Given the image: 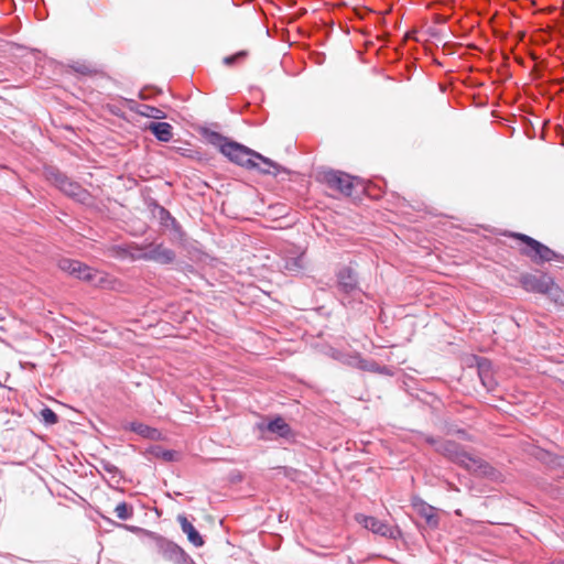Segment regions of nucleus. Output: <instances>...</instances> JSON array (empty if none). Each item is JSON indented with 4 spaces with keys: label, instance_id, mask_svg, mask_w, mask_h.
I'll use <instances>...</instances> for the list:
<instances>
[{
    "label": "nucleus",
    "instance_id": "obj_3",
    "mask_svg": "<svg viewBox=\"0 0 564 564\" xmlns=\"http://www.w3.org/2000/svg\"><path fill=\"white\" fill-rule=\"evenodd\" d=\"M510 237L521 241L524 245L520 249V252L529 257L534 263L550 262L553 260H560L562 258L554 250L531 238L530 236L512 232L510 234Z\"/></svg>",
    "mask_w": 564,
    "mask_h": 564
},
{
    "label": "nucleus",
    "instance_id": "obj_15",
    "mask_svg": "<svg viewBox=\"0 0 564 564\" xmlns=\"http://www.w3.org/2000/svg\"><path fill=\"white\" fill-rule=\"evenodd\" d=\"M131 431L149 440H160L162 434L159 430L143 423H132Z\"/></svg>",
    "mask_w": 564,
    "mask_h": 564
},
{
    "label": "nucleus",
    "instance_id": "obj_16",
    "mask_svg": "<svg viewBox=\"0 0 564 564\" xmlns=\"http://www.w3.org/2000/svg\"><path fill=\"white\" fill-rule=\"evenodd\" d=\"M267 430L282 437L291 435L292 432L290 425L281 416H278L273 421L269 422Z\"/></svg>",
    "mask_w": 564,
    "mask_h": 564
},
{
    "label": "nucleus",
    "instance_id": "obj_14",
    "mask_svg": "<svg viewBox=\"0 0 564 564\" xmlns=\"http://www.w3.org/2000/svg\"><path fill=\"white\" fill-rule=\"evenodd\" d=\"M89 283L102 289H115L117 280L113 276L109 275L108 273L93 269Z\"/></svg>",
    "mask_w": 564,
    "mask_h": 564
},
{
    "label": "nucleus",
    "instance_id": "obj_21",
    "mask_svg": "<svg viewBox=\"0 0 564 564\" xmlns=\"http://www.w3.org/2000/svg\"><path fill=\"white\" fill-rule=\"evenodd\" d=\"M91 272H93V268H89L88 265L78 261L77 269H76L75 273L73 274V276L89 282V280L91 278Z\"/></svg>",
    "mask_w": 564,
    "mask_h": 564
},
{
    "label": "nucleus",
    "instance_id": "obj_18",
    "mask_svg": "<svg viewBox=\"0 0 564 564\" xmlns=\"http://www.w3.org/2000/svg\"><path fill=\"white\" fill-rule=\"evenodd\" d=\"M139 113L141 116H144L148 118H153V119H165L166 118V115L163 110L152 107V106H148V105H143L141 107V109L139 110Z\"/></svg>",
    "mask_w": 564,
    "mask_h": 564
},
{
    "label": "nucleus",
    "instance_id": "obj_5",
    "mask_svg": "<svg viewBox=\"0 0 564 564\" xmlns=\"http://www.w3.org/2000/svg\"><path fill=\"white\" fill-rule=\"evenodd\" d=\"M321 177L330 189L337 191L345 196L352 195L355 178L349 174L340 171H326L322 173Z\"/></svg>",
    "mask_w": 564,
    "mask_h": 564
},
{
    "label": "nucleus",
    "instance_id": "obj_25",
    "mask_svg": "<svg viewBox=\"0 0 564 564\" xmlns=\"http://www.w3.org/2000/svg\"><path fill=\"white\" fill-rule=\"evenodd\" d=\"M556 564H564V561H562V562H558V563H556Z\"/></svg>",
    "mask_w": 564,
    "mask_h": 564
},
{
    "label": "nucleus",
    "instance_id": "obj_19",
    "mask_svg": "<svg viewBox=\"0 0 564 564\" xmlns=\"http://www.w3.org/2000/svg\"><path fill=\"white\" fill-rule=\"evenodd\" d=\"M115 513H116L118 519L127 520V519H130L132 517L133 508H132V506H130L127 502L122 501V502H119L116 506Z\"/></svg>",
    "mask_w": 564,
    "mask_h": 564
},
{
    "label": "nucleus",
    "instance_id": "obj_4",
    "mask_svg": "<svg viewBox=\"0 0 564 564\" xmlns=\"http://www.w3.org/2000/svg\"><path fill=\"white\" fill-rule=\"evenodd\" d=\"M46 178L50 182H52L55 186H57L67 196L78 202L85 203L89 199V194L86 189H84L78 183H75L67 178L58 171H47Z\"/></svg>",
    "mask_w": 564,
    "mask_h": 564
},
{
    "label": "nucleus",
    "instance_id": "obj_22",
    "mask_svg": "<svg viewBox=\"0 0 564 564\" xmlns=\"http://www.w3.org/2000/svg\"><path fill=\"white\" fill-rule=\"evenodd\" d=\"M77 260L72 259H61L58 261V268L68 273L69 275H73L77 269Z\"/></svg>",
    "mask_w": 564,
    "mask_h": 564
},
{
    "label": "nucleus",
    "instance_id": "obj_6",
    "mask_svg": "<svg viewBox=\"0 0 564 564\" xmlns=\"http://www.w3.org/2000/svg\"><path fill=\"white\" fill-rule=\"evenodd\" d=\"M520 284L527 292L546 295L553 285V278L546 273H525L521 275Z\"/></svg>",
    "mask_w": 564,
    "mask_h": 564
},
{
    "label": "nucleus",
    "instance_id": "obj_2",
    "mask_svg": "<svg viewBox=\"0 0 564 564\" xmlns=\"http://www.w3.org/2000/svg\"><path fill=\"white\" fill-rule=\"evenodd\" d=\"M209 141L231 162L249 170L253 169L254 151L237 142L228 141L227 138L216 132L209 135Z\"/></svg>",
    "mask_w": 564,
    "mask_h": 564
},
{
    "label": "nucleus",
    "instance_id": "obj_20",
    "mask_svg": "<svg viewBox=\"0 0 564 564\" xmlns=\"http://www.w3.org/2000/svg\"><path fill=\"white\" fill-rule=\"evenodd\" d=\"M555 304L564 306V289L560 288L554 281L546 294Z\"/></svg>",
    "mask_w": 564,
    "mask_h": 564
},
{
    "label": "nucleus",
    "instance_id": "obj_17",
    "mask_svg": "<svg viewBox=\"0 0 564 564\" xmlns=\"http://www.w3.org/2000/svg\"><path fill=\"white\" fill-rule=\"evenodd\" d=\"M152 453L156 458H160L164 462H174L178 460L180 458V454L176 451L164 449L161 447L154 448Z\"/></svg>",
    "mask_w": 564,
    "mask_h": 564
},
{
    "label": "nucleus",
    "instance_id": "obj_7",
    "mask_svg": "<svg viewBox=\"0 0 564 564\" xmlns=\"http://www.w3.org/2000/svg\"><path fill=\"white\" fill-rule=\"evenodd\" d=\"M357 520L359 523L364 525L367 530L379 534L381 536L393 538L395 539L399 534V530L390 524L370 516H358Z\"/></svg>",
    "mask_w": 564,
    "mask_h": 564
},
{
    "label": "nucleus",
    "instance_id": "obj_8",
    "mask_svg": "<svg viewBox=\"0 0 564 564\" xmlns=\"http://www.w3.org/2000/svg\"><path fill=\"white\" fill-rule=\"evenodd\" d=\"M143 259L154 261L160 264H170L174 262L175 252L162 243L150 246L148 251L142 256Z\"/></svg>",
    "mask_w": 564,
    "mask_h": 564
},
{
    "label": "nucleus",
    "instance_id": "obj_13",
    "mask_svg": "<svg viewBox=\"0 0 564 564\" xmlns=\"http://www.w3.org/2000/svg\"><path fill=\"white\" fill-rule=\"evenodd\" d=\"M147 130L151 131L162 142H169L173 138V128L167 122H150Z\"/></svg>",
    "mask_w": 564,
    "mask_h": 564
},
{
    "label": "nucleus",
    "instance_id": "obj_11",
    "mask_svg": "<svg viewBox=\"0 0 564 564\" xmlns=\"http://www.w3.org/2000/svg\"><path fill=\"white\" fill-rule=\"evenodd\" d=\"M338 286L345 293H351L358 288V279L351 268H343L338 274Z\"/></svg>",
    "mask_w": 564,
    "mask_h": 564
},
{
    "label": "nucleus",
    "instance_id": "obj_10",
    "mask_svg": "<svg viewBox=\"0 0 564 564\" xmlns=\"http://www.w3.org/2000/svg\"><path fill=\"white\" fill-rule=\"evenodd\" d=\"M252 170H258L260 173L270 174L276 176L281 172H285V169L272 160L264 158L260 153L254 154V166Z\"/></svg>",
    "mask_w": 564,
    "mask_h": 564
},
{
    "label": "nucleus",
    "instance_id": "obj_9",
    "mask_svg": "<svg viewBox=\"0 0 564 564\" xmlns=\"http://www.w3.org/2000/svg\"><path fill=\"white\" fill-rule=\"evenodd\" d=\"M412 506L414 510L425 519L427 525L435 528L438 524V517L434 507L427 505L420 498H414L412 500Z\"/></svg>",
    "mask_w": 564,
    "mask_h": 564
},
{
    "label": "nucleus",
    "instance_id": "obj_12",
    "mask_svg": "<svg viewBox=\"0 0 564 564\" xmlns=\"http://www.w3.org/2000/svg\"><path fill=\"white\" fill-rule=\"evenodd\" d=\"M177 522L180 523L182 531L187 535L188 541L196 547L204 545V540L195 527L188 521V519L180 514L177 517Z\"/></svg>",
    "mask_w": 564,
    "mask_h": 564
},
{
    "label": "nucleus",
    "instance_id": "obj_1",
    "mask_svg": "<svg viewBox=\"0 0 564 564\" xmlns=\"http://www.w3.org/2000/svg\"><path fill=\"white\" fill-rule=\"evenodd\" d=\"M435 446L437 453L445 456L451 462L457 464L469 473L479 476H492L495 469L481 457L466 452L459 444L453 441L436 442L433 438L426 440Z\"/></svg>",
    "mask_w": 564,
    "mask_h": 564
},
{
    "label": "nucleus",
    "instance_id": "obj_23",
    "mask_svg": "<svg viewBox=\"0 0 564 564\" xmlns=\"http://www.w3.org/2000/svg\"><path fill=\"white\" fill-rule=\"evenodd\" d=\"M40 415H41L42 420L46 424H50V425H53V424L57 423V421H58L56 413L53 410H51L50 408L42 409L40 412Z\"/></svg>",
    "mask_w": 564,
    "mask_h": 564
},
{
    "label": "nucleus",
    "instance_id": "obj_24",
    "mask_svg": "<svg viewBox=\"0 0 564 564\" xmlns=\"http://www.w3.org/2000/svg\"><path fill=\"white\" fill-rule=\"evenodd\" d=\"M247 55H248V52H247V51H240V52H238V53H236V54H234V55H231V56H226V57L224 58V64H226V65L230 66V65H232L236 61H239V59H241V58L247 57Z\"/></svg>",
    "mask_w": 564,
    "mask_h": 564
}]
</instances>
